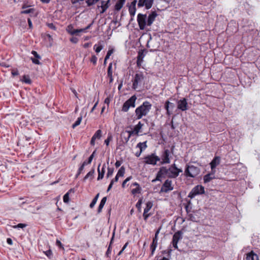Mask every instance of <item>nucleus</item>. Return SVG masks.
Returning <instances> with one entry per match:
<instances>
[{"label":"nucleus","mask_w":260,"mask_h":260,"mask_svg":"<svg viewBox=\"0 0 260 260\" xmlns=\"http://www.w3.org/2000/svg\"><path fill=\"white\" fill-rule=\"evenodd\" d=\"M180 173L181 172L176 171V170L172 168H167L166 167H161L159 168L158 172L157 173L155 180H153L152 182L155 180L160 181L161 178L168 177L169 178H177Z\"/></svg>","instance_id":"f257e3e1"},{"label":"nucleus","mask_w":260,"mask_h":260,"mask_svg":"<svg viewBox=\"0 0 260 260\" xmlns=\"http://www.w3.org/2000/svg\"><path fill=\"white\" fill-rule=\"evenodd\" d=\"M152 107V104L148 101H145L135 110L136 119H140L143 116H146L149 112Z\"/></svg>","instance_id":"f03ea898"},{"label":"nucleus","mask_w":260,"mask_h":260,"mask_svg":"<svg viewBox=\"0 0 260 260\" xmlns=\"http://www.w3.org/2000/svg\"><path fill=\"white\" fill-rule=\"evenodd\" d=\"M174 148L175 146L173 145L172 146L170 150L169 149H165L162 152L160 157H159L160 158V161H159L160 165L168 164L170 163L171 158L172 157L171 155V153H173Z\"/></svg>","instance_id":"7ed1b4c3"},{"label":"nucleus","mask_w":260,"mask_h":260,"mask_svg":"<svg viewBox=\"0 0 260 260\" xmlns=\"http://www.w3.org/2000/svg\"><path fill=\"white\" fill-rule=\"evenodd\" d=\"M200 172V169L199 168L194 166L193 165H186L184 175L186 177L194 178Z\"/></svg>","instance_id":"20e7f679"},{"label":"nucleus","mask_w":260,"mask_h":260,"mask_svg":"<svg viewBox=\"0 0 260 260\" xmlns=\"http://www.w3.org/2000/svg\"><path fill=\"white\" fill-rule=\"evenodd\" d=\"M144 79V76L142 73H137L135 74L132 81V88L134 90H137L140 86L141 85Z\"/></svg>","instance_id":"39448f33"},{"label":"nucleus","mask_w":260,"mask_h":260,"mask_svg":"<svg viewBox=\"0 0 260 260\" xmlns=\"http://www.w3.org/2000/svg\"><path fill=\"white\" fill-rule=\"evenodd\" d=\"M205 193L204 187L201 185L194 186L189 193L188 197L192 199L196 196L203 194Z\"/></svg>","instance_id":"423d86ee"},{"label":"nucleus","mask_w":260,"mask_h":260,"mask_svg":"<svg viewBox=\"0 0 260 260\" xmlns=\"http://www.w3.org/2000/svg\"><path fill=\"white\" fill-rule=\"evenodd\" d=\"M137 99L136 95L132 96L128 100L124 102L122 107V111L127 112L129 108L135 107V102Z\"/></svg>","instance_id":"0eeeda50"},{"label":"nucleus","mask_w":260,"mask_h":260,"mask_svg":"<svg viewBox=\"0 0 260 260\" xmlns=\"http://www.w3.org/2000/svg\"><path fill=\"white\" fill-rule=\"evenodd\" d=\"M160 161V158L155 153L148 155L144 157V162L146 164L155 165L157 161Z\"/></svg>","instance_id":"6e6552de"},{"label":"nucleus","mask_w":260,"mask_h":260,"mask_svg":"<svg viewBox=\"0 0 260 260\" xmlns=\"http://www.w3.org/2000/svg\"><path fill=\"white\" fill-rule=\"evenodd\" d=\"M147 15L139 13L137 15V21L141 30H144L147 25Z\"/></svg>","instance_id":"1a4fd4ad"},{"label":"nucleus","mask_w":260,"mask_h":260,"mask_svg":"<svg viewBox=\"0 0 260 260\" xmlns=\"http://www.w3.org/2000/svg\"><path fill=\"white\" fill-rule=\"evenodd\" d=\"M182 234L183 233L181 231H178L175 233L174 234L173 236L172 244L175 249H178V242L180 239L182 238Z\"/></svg>","instance_id":"9d476101"},{"label":"nucleus","mask_w":260,"mask_h":260,"mask_svg":"<svg viewBox=\"0 0 260 260\" xmlns=\"http://www.w3.org/2000/svg\"><path fill=\"white\" fill-rule=\"evenodd\" d=\"M174 187L172 186V181L171 180L167 179L162 185L160 189L161 192H168L173 190Z\"/></svg>","instance_id":"9b49d317"},{"label":"nucleus","mask_w":260,"mask_h":260,"mask_svg":"<svg viewBox=\"0 0 260 260\" xmlns=\"http://www.w3.org/2000/svg\"><path fill=\"white\" fill-rule=\"evenodd\" d=\"M177 108L182 111H185L188 109V103L186 98H182L177 101Z\"/></svg>","instance_id":"f8f14e48"},{"label":"nucleus","mask_w":260,"mask_h":260,"mask_svg":"<svg viewBox=\"0 0 260 260\" xmlns=\"http://www.w3.org/2000/svg\"><path fill=\"white\" fill-rule=\"evenodd\" d=\"M153 1L154 0H139L138 3V7L141 8L145 6L146 9L148 10L152 7Z\"/></svg>","instance_id":"ddd939ff"},{"label":"nucleus","mask_w":260,"mask_h":260,"mask_svg":"<svg viewBox=\"0 0 260 260\" xmlns=\"http://www.w3.org/2000/svg\"><path fill=\"white\" fill-rule=\"evenodd\" d=\"M159 233V230L158 229L155 232V236L153 238L152 242V243L150 245V249H151V255H153V254L154 253V251H155V250L156 249V248L157 247V241H158V235Z\"/></svg>","instance_id":"4468645a"},{"label":"nucleus","mask_w":260,"mask_h":260,"mask_svg":"<svg viewBox=\"0 0 260 260\" xmlns=\"http://www.w3.org/2000/svg\"><path fill=\"white\" fill-rule=\"evenodd\" d=\"M102 136V131L101 129H98L95 132L94 134L90 140V145L94 146L95 145V141L96 139L99 140Z\"/></svg>","instance_id":"2eb2a0df"},{"label":"nucleus","mask_w":260,"mask_h":260,"mask_svg":"<svg viewBox=\"0 0 260 260\" xmlns=\"http://www.w3.org/2000/svg\"><path fill=\"white\" fill-rule=\"evenodd\" d=\"M144 56L145 54H144L143 50L139 51L137 57V66L139 68L142 66V63L143 61Z\"/></svg>","instance_id":"dca6fc26"},{"label":"nucleus","mask_w":260,"mask_h":260,"mask_svg":"<svg viewBox=\"0 0 260 260\" xmlns=\"http://www.w3.org/2000/svg\"><path fill=\"white\" fill-rule=\"evenodd\" d=\"M157 14L155 11L152 12L148 16L147 20V25L151 26L153 23Z\"/></svg>","instance_id":"f3484780"},{"label":"nucleus","mask_w":260,"mask_h":260,"mask_svg":"<svg viewBox=\"0 0 260 260\" xmlns=\"http://www.w3.org/2000/svg\"><path fill=\"white\" fill-rule=\"evenodd\" d=\"M67 31L68 32V33L72 35H79V33L81 32L80 29H74L73 26L72 24L68 26L67 28Z\"/></svg>","instance_id":"a211bd4d"},{"label":"nucleus","mask_w":260,"mask_h":260,"mask_svg":"<svg viewBox=\"0 0 260 260\" xmlns=\"http://www.w3.org/2000/svg\"><path fill=\"white\" fill-rule=\"evenodd\" d=\"M244 260H259L258 256L253 251L246 254V256Z\"/></svg>","instance_id":"6ab92c4d"},{"label":"nucleus","mask_w":260,"mask_h":260,"mask_svg":"<svg viewBox=\"0 0 260 260\" xmlns=\"http://www.w3.org/2000/svg\"><path fill=\"white\" fill-rule=\"evenodd\" d=\"M220 157L219 156H215L213 160L210 162V165L212 171L220 163Z\"/></svg>","instance_id":"aec40b11"},{"label":"nucleus","mask_w":260,"mask_h":260,"mask_svg":"<svg viewBox=\"0 0 260 260\" xmlns=\"http://www.w3.org/2000/svg\"><path fill=\"white\" fill-rule=\"evenodd\" d=\"M132 186H136L135 188L133 189L131 191L133 194L135 195L141 192L142 188L137 182L133 183L131 185V187Z\"/></svg>","instance_id":"412c9836"},{"label":"nucleus","mask_w":260,"mask_h":260,"mask_svg":"<svg viewBox=\"0 0 260 260\" xmlns=\"http://www.w3.org/2000/svg\"><path fill=\"white\" fill-rule=\"evenodd\" d=\"M31 54L34 56V57L36 58H31L32 62L36 64H40L41 62L39 61V59L41 58V56L38 53L35 51H32Z\"/></svg>","instance_id":"4be33fe9"},{"label":"nucleus","mask_w":260,"mask_h":260,"mask_svg":"<svg viewBox=\"0 0 260 260\" xmlns=\"http://www.w3.org/2000/svg\"><path fill=\"white\" fill-rule=\"evenodd\" d=\"M214 178H215L214 172L212 173H208L205 175L203 177L204 183H208Z\"/></svg>","instance_id":"5701e85b"},{"label":"nucleus","mask_w":260,"mask_h":260,"mask_svg":"<svg viewBox=\"0 0 260 260\" xmlns=\"http://www.w3.org/2000/svg\"><path fill=\"white\" fill-rule=\"evenodd\" d=\"M125 0H118L115 5V10L119 11L123 7Z\"/></svg>","instance_id":"b1692460"},{"label":"nucleus","mask_w":260,"mask_h":260,"mask_svg":"<svg viewBox=\"0 0 260 260\" xmlns=\"http://www.w3.org/2000/svg\"><path fill=\"white\" fill-rule=\"evenodd\" d=\"M110 1V0H108L106 2H105L104 1L101 2L102 5L101 7L102 9V11L101 12V13H104L109 8Z\"/></svg>","instance_id":"393cba45"},{"label":"nucleus","mask_w":260,"mask_h":260,"mask_svg":"<svg viewBox=\"0 0 260 260\" xmlns=\"http://www.w3.org/2000/svg\"><path fill=\"white\" fill-rule=\"evenodd\" d=\"M106 201H107V197H104L101 201V202L100 203V205H99L98 209V213H100L102 212V209L106 202Z\"/></svg>","instance_id":"a878e982"},{"label":"nucleus","mask_w":260,"mask_h":260,"mask_svg":"<svg viewBox=\"0 0 260 260\" xmlns=\"http://www.w3.org/2000/svg\"><path fill=\"white\" fill-rule=\"evenodd\" d=\"M100 166H101V164H100L99 165L98 168V177L97 178L98 180L102 179L104 176V174L105 173V170H103L102 169H101V170H100Z\"/></svg>","instance_id":"bb28decb"},{"label":"nucleus","mask_w":260,"mask_h":260,"mask_svg":"<svg viewBox=\"0 0 260 260\" xmlns=\"http://www.w3.org/2000/svg\"><path fill=\"white\" fill-rule=\"evenodd\" d=\"M103 45L102 44L101 42H100L98 44H95L94 45L93 49L95 51L98 53L103 49Z\"/></svg>","instance_id":"cd10ccee"},{"label":"nucleus","mask_w":260,"mask_h":260,"mask_svg":"<svg viewBox=\"0 0 260 260\" xmlns=\"http://www.w3.org/2000/svg\"><path fill=\"white\" fill-rule=\"evenodd\" d=\"M143 126V124L140 121H139V123L135 126L134 130L135 132V135L138 134Z\"/></svg>","instance_id":"c85d7f7f"},{"label":"nucleus","mask_w":260,"mask_h":260,"mask_svg":"<svg viewBox=\"0 0 260 260\" xmlns=\"http://www.w3.org/2000/svg\"><path fill=\"white\" fill-rule=\"evenodd\" d=\"M165 109L167 111L166 114L168 116H170L172 114V111L170 110V102L169 101H167L165 102Z\"/></svg>","instance_id":"c756f323"},{"label":"nucleus","mask_w":260,"mask_h":260,"mask_svg":"<svg viewBox=\"0 0 260 260\" xmlns=\"http://www.w3.org/2000/svg\"><path fill=\"white\" fill-rule=\"evenodd\" d=\"M153 206V203L151 201H148L146 203V207L145 208L144 210V212L145 213H148L150 210L151 209Z\"/></svg>","instance_id":"7c9ffc66"},{"label":"nucleus","mask_w":260,"mask_h":260,"mask_svg":"<svg viewBox=\"0 0 260 260\" xmlns=\"http://www.w3.org/2000/svg\"><path fill=\"white\" fill-rule=\"evenodd\" d=\"M137 147L140 149V151H143V150L147 148L146 141L144 142H139L137 145Z\"/></svg>","instance_id":"2f4dec72"},{"label":"nucleus","mask_w":260,"mask_h":260,"mask_svg":"<svg viewBox=\"0 0 260 260\" xmlns=\"http://www.w3.org/2000/svg\"><path fill=\"white\" fill-rule=\"evenodd\" d=\"M94 173V169H92L90 171H89L86 175L84 177L83 180L85 181L86 179H87L88 178L90 177L91 179L93 177V174Z\"/></svg>","instance_id":"473e14b6"},{"label":"nucleus","mask_w":260,"mask_h":260,"mask_svg":"<svg viewBox=\"0 0 260 260\" xmlns=\"http://www.w3.org/2000/svg\"><path fill=\"white\" fill-rule=\"evenodd\" d=\"M128 11L129 13V15H131L132 18L131 20H132L133 19V17H134L136 12V8H133V7H128Z\"/></svg>","instance_id":"72a5a7b5"},{"label":"nucleus","mask_w":260,"mask_h":260,"mask_svg":"<svg viewBox=\"0 0 260 260\" xmlns=\"http://www.w3.org/2000/svg\"><path fill=\"white\" fill-rule=\"evenodd\" d=\"M21 80L28 84H30L31 83V81L28 75L23 76L22 79Z\"/></svg>","instance_id":"f704fd0d"},{"label":"nucleus","mask_w":260,"mask_h":260,"mask_svg":"<svg viewBox=\"0 0 260 260\" xmlns=\"http://www.w3.org/2000/svg\"><path fill=\"white\" fill-rule=\"evenodd\" d=\"M99 193H98L95 197L93 199L92 202H91V203L90 204V205H89V207L91 208H92L94 205H95V204L96 203V202L98 200V198L99 197Z\"/></svg>","instance_id":"c9c22d12"},{"label":"nucleus","mask_w":260,"mask_h":260,"mask_svg":"<svg viewBox=\"0 0 260 260\" xmlns=\"http://www.w3.org/2000/svg\"><path fill=\"white\" fill-rule=\"evenodd\" d=\"M125 173V168L123 166H122L118 170L117 175H118L119 177H122L123 176Z\"/></svg>","instance_id":"e433bc0d"},{"label":"nucleus","mask_w":260,"mask_h":260,"mask_svg":"<svg viewBox=\"0 0 260 260\" xmlns=\"http://www.w3.org/2000/svg\"><path fill=\"white\" fill-rule=\"evenodd\" d=\"M113 139V136L111 134H108L107 138L105 140V144L108 146L109 145V143Z\"/></svg>","instance_id":"4c0bfd02"},{"label":"nucleus","mask_w":260,"mask_h":260,"mask_svg":"<svg viewBox=\"0 0 260 260\" xmlns=\"http://www.w3.org/2000/svg\"><path fill=\"white\" fill-rule=\"evenodd\" d=\"M45 255L49 258L52 259L53 257V254L52 251L50 249H49L46 251L44 252Z\"/></svg>","instance_id":"58836bf2"},{"label":"nucleus","mask_w":260,"mask_h":260,"mask_svg":"<svg viewBox=\"0 0 260 260\" xmlns=\"http://www.w3.org/2000/svg\"><path fill=\"white\" fill-rule=\"evenodd\" d=\"M82 116H80L79 117L77 120L76 121V122L72 125V127L73 128H75L76 126H77L78 125H79L80 123H81V120H82Z\"/></svg>","instance_id":"ea45409f"},{"label":"nucleus","mask_w":260,"mask_h":260,"mask_svg":"<svg viewBox=\"0 0 260 260\" xmlns=\"http://www.w3.org/2000/svg\"><path fill=\"white\" fill-rule=\"evenodd\" d=\"M172 250L171 248H168L167 250H162L161 251L162 254H167L168 257H170Z\"/></svg>","instance_id":"a19ab883"},{"label":"nucleus","mask_w":260,"mask_h":260,"mask_svg":"<svg viewBox=\"0 0 260 260\" xmlns=\"http://www.w3.org/2000/svg\"><path fill=\"white\" fill-rule=\"evenodd\" d=\"M142 203H143L142 199H140L136 204V206L137 208L138 209V210L139 211V212H141V205H142Z\"/></svg>","instance_id":"79ce46f5"},{"label":"nucleus","mask_w":260,"mask_h":260,"mask_svg":"<svg viewBox=\"0 0 260 260\" xmlns=\"http://www.w3.org/2000/svg\"><path fill=\"white\" fill-rule=\"evenodd\" d=\"M99 0H87L86 3L88 7L96 4Z\"/></svg>","instance_id":"37998d69"},{"label":"nucleus","mask_w":260,"mask_h":260,"mask_svg":"<svg viewBox=\"0 0 260 260\" xmlns=\"http://www.w3.org/2000/svg\"><path fill=\"white\" fill-rule=\"evenodd\" d=\"M95 152H96V150H94L92 153L90 155V156L89 157L88 159V160L86 161V162H87V164H91L94 156V155L95 154Z\"/></svg>","instance_id":"c03bdc74"},{"label":"nucleus","mask_w":260,"mask_h":260,"mask_svg":"<svg viewBox=\"0 0 260 260\" xmlns=\"http://www.w3.org/2000/svg\"><path fill=\"white\" fill-rule=\"evenodd\" d=\"M112 251V246L109 245L108 249L106 252L105 256L110 258V255Z\"/></svg>","instance_id":"a18cd8bd"},{"label":"nucleus","mask_w":260,"mask_h":260,"mask_svg":"<svg viewBox=\"0 0 260 260\" xmlns=\"http://www.w3.org/2000/svg\"><path fill=\"white\" fill-rule=\"evenodd\" d=\"M63 201L65 203H68L69 202V192H67L63 197Z\"/></svg>","instance_id":"49530a36"},{"label":"nucleus","mask_w":260,"mask_h":260,"mask_svg":"<svg viewBox=\"0 0 260 260\" xmlns=\"http://www.w3.org/2000/svg\"><path fill=\"white\" fill-rule=\"evenodd\" d=\"M26 226H27L26 224L21 223H18V224L13 226V228L14 229H19V228L23 229L24 228H25Z\"/></svg>","instance_id":"de8ad7c7"},{"label":"nucleus","mask_w":260,"mask_h":260,"mask_svg":"<svg viewBox=\"0 0 260 260\" xmlns=\"http://www.w3.org/2000/svg\"><path fill=\"white\" fill-rule=\"evenodd\" d=\"M113 71H112V63L111 62L109 63V66L108 67V71H107V75H111V74H112Z\"/></svg>","instance_id":"09e8293b"},{"label":"nucleus","mask_w":260,"mask_h":260,"mask_svg":"<svg viewBox=\"0 0 260 260\" xmlns=\"http://www.w3.org/2000/svg\"><path fill=\"white\" fill-rule=\"evenodd\" d=\"M114 172V168H108V172L107 174V177H109L113 175Z\"/></svg>","instance_id":"8fccbe9b"},{"label":"nucleus","mask_w":260,"mask_h":260,"mask_svg":"<svg viewBox=\"0 0 260 260\" xmlns=\"http://www.w3.org/2000/svg\"><path fill=\"white\" fill-rule=\"evenodd\" d=\"M87 165V162H86V161H84L82 164L81 165V166L79 167V168L78 169V171L79 172V173H82L83 170H84V167Z\"/></svg>","instance_id":"3c124183"},{"label":"nucleus","mask_w":260,"mask_h":260,"mask_svg":"<svg viewBox=\"0 0 260 260\" xmlns=\"http://www.w3.org/2000/svg\"><path fill=\"white\" fill-rule=\"evenodd\" d=\"M92 24H93V22L91 23L88 25L85 28L80 29V32H86V30L91 27Z\"/></svg>","instance_id":"603ef678"},{"label":"nucleus","mask_w":260,"mask_h":260,"mask_svg":"<svg viewBox=\"0 0 260 260\" xmlns=\"http://www.w3.org/2000/svg\"><path fill=\"white\" fill-rule=\"evenodd\" d=\"M97 57L95 55H92L90 58V61L94 64L95 65L97 61Z\"/></svg>","instance_id":"864d4df0"},{"label":"nucleus","mask_w":260,"mask_h":260,"mask_svg":"<svg viewBox=\"0 0 260 260\" xmlns=\"http://www.w3.org/2000/svg\"><path fill=\"white\" fill-rule=\"evenodd\" d=\"M169 168H172V169H174L176 170V171H178L182 172V170L181 169H179V168H177L176 165L175 163H174L173 164L171 165L169 167Z\"/></svg>","instance_id":"5fc2aeb1"},{"label":"nucleus","mask_w":260,"mask_h":260,"mask_svg":"<svg viewBox=\"0 0 260 260\" xmlns=\"http://www.w3.org/2000/svg\"><path fill=\"white\" fill-rule=\"evenodd\" d=\"M132 178V176H129L127 178H126L124 181L123 182H122V187L123 188H124L125 186V184L126 183L129 181Z\"/></svg>","instance_id":"6e6d98bb"},{"label":"nucleus","mask_w":260,"mask_h":260,"mask_svg":"<svg viewBox=\"0 0 260 260\" xmlns=\"http://www.w3.org/2000/svg\"><path fill=\"white\" fill-rule=\"evenodd\" d=\"M150 213H145V212H143V217L145 221H147L148 217H150Z\"/></svg>","instance_id":"4d7b16f0"},{"label":"nucleus","mask_w":260,"mask_h":260,"mask_svg":"<svg viewBox=\"0 0 260 260\" xmlns=\"http://www.w3.org/2000/svg\"><path fill=\"white\" fill-rule=\"evenodd\" d=\"M113 53V50H109L107 53L105 57V60H107L109 58L111 55Z\"/></svg>","instance_id":"13d9d810"},{"label":"nucleus","mask_w":260,"mask_h":260,"mask_svg":"<svg viewBox=\"0 0 260 260\" xmlns=\"http://www.w3.org/2000/svg\"><path fill=\"white\" fill-rule=\"evenodd\" d=\"M48 27L53 30H56V26L52 23H48L47 24Z\"/></svg>","instance_id":"bf43d9fd"},{"label":"nucleus","mask_w":260,"mask_h":260,"mask_svg":"<svg viewBox=\"0 0 260 260\" xmlns=\"http://www.w3.org/2000/svg\"><path fill=\"white\" fill-rule=\"evenodd\" d=\"M34 11L33 9H29L27 10H23L21 12V13L22 14H28L30 13H32Z\"/></svg>","instance_id":"052dcab7"},{"label":"nucleus","mask_w":260,"mask_h":260,"mask_svg":"<svg viewBox=\"0 0 260 260\" xmlns=\"http://www.w3.org/2000/svg\"><path fill=\"white\" fill-rule=\"evenodd\" d=\"M70 41L73 43H77L78 42V39L76 37H72L70 39Z\"/></svg>","instance_id":"680f3d73"},{"label":"nucleus","mask_w":260,"mask_h":260,"mask_svg":"<svg viewBox=\"0 0 260 260\" xmlns=\"http://www.w3.org/2000/svg\"><path fill=\"white\" fill-rule=\"evenodd\" d=\"M11 74L13 76H17L19 75V72L17 70H12Z\"/></svg>","instance_id":"e2e57ef3"},{"label":"nucleus","mask_w":260,"mask_h":260,"mask_svg":"<svg viewBox=\"0 0 260 260\" xmlns=\"http://www.w3.org/2000/svg\"><path fill=\"white\" fill-rule=\"evenodd\" d=\"M125 143L119 144L117 146V149L123 150Z\"/></svg>","instance_id":"0e129e2a"},{"label":"nucleus","mask_w":260,"mask_h":260,"mask_svg":"<svg viewBox=\"0 0 260 260\" xmlns=\"http://www.w3.org/2000/svg\"><path fill=\"white\" fill-rule=\"evenodd\" d=\"M56 244L57 246L60 247V248H63V245L62 244L61 242L58 240H57L56 241Z\"/></svg>","instance_id":"69168bd1"},{"label":"nucleus","mask_w":260,"mask_h":260,"mask_svg":"<svg viewBox=\"0 0 260 260\" xmlns=\"http://www.w3.org/2000/svg\"><path fill=\"white\" fill-rule=\"evenodd\" d=\"M137 3V0H134L131 4L129 7L136 8V4Z\"/></svg>","instance_id":"338daca9"},{"label":"nucleus","mask_w":260,"mask_h":260,"mask_svg":"<svg viewBox=\"0 0 260 260\" xmlns=\"http://www.w3.org/2000/svg\"><path fill=\"white\" fill-rule=\"evenodd\" d=\"M129 137H128V136L127 137H124L123 138V140H122V142L123 143H127V142L129 141Z\"/></svg>","instance_id":"774afa93"}]
</instances>
